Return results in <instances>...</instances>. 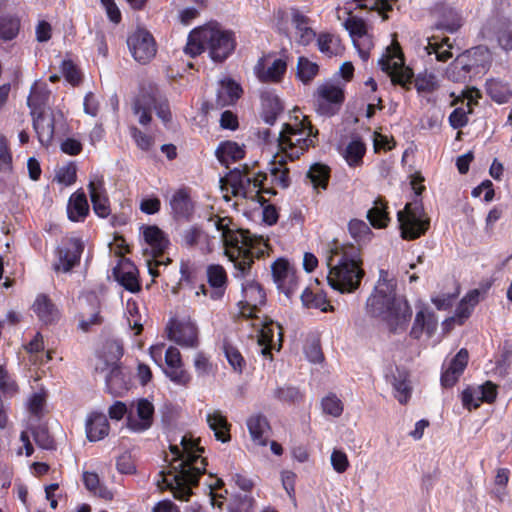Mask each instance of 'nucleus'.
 Here are the masks:
<instances>
[{
    "label": "nucleus",
    "mask_w": 512,
    "mask_h": 512,
    "mask_svg": "<svg viewBox=\"0 0 512 512\" xmlns=\"http://www.w3.org/2000/svg\"><path fill=\"white\" fill-rule=\"evenodd\" d=\"M209 221L214 222L218 231L222 233L226 255L233 262L236 277H245L249 274L255 259L264 256L267 244L262 237H257L244 229L231 228L230 217L211 216Z\"/></svg>",
    "instance_id": "obj_1"
},
{
    "label": "nucleus",
    "mask_w": 512,
    "mask_h": 512,
    "mask_svg": "<svg viewBox=\"0 0 512 512\" xmlns=\"http://www.w3.org/2000/svg\"><path fill=\"white\" fill-rule=\"evenodd\" d=\"M326 261L327 281L331 288L340 293H352L359 288L365 272L357 246L334 240L327 250Z\"/></svg>",
    "instance_id": "obj_2"
},
{
    "label": "nucleus",
    "mask_w": 512,
    "mask_h": 512,
    "mask_svg": "<svg viewBox=\"0 0 512 512\" xmlns=\"http://www.w3.org/2000/svg\"><path fill=\"white\" fill-rule=\"evenodd\" d=\"M200 440L187 435L181 439V447L184 459L179 465H172L174 478H163L167 488L173 493L174 498L188 501L192 495V487L197 486L200 477L206 473L207 459L202 456L204 448L199 445Z\"/></svg>",
    "instance_id": "obj_3"
},
{
    "label": "nucleus",
    "mask_w": 512,
    "mask_h": 512,
    "mask_svg": "<svg viewBox=\"0 0 512 512\" xmlns=\"http://www.w3.org/2000/svg\"><path fill=\"white\" fill-rule=\"evenodd\" d=\"M387 272L381 271L380 279L373 294L367 299V313L372 317L381 318L390 332L404 331L412 317V309L406 300L396 298L395 287L384 277Z\"/></svg>",
    "instance_id": "obj_4"
},
{
    "label": "nucleus",
    "mask_w": 512,
    "mask_h": 512,
    "mask_svg": "<svg viewBox=\"0 0 512 512\" xmlns=\"http://www.w3.org/2000/svg\"><path fill=\"white\" fill-rule=\"evenodd\" d=\"M318 129L315 128L307 116L301 120L295 117L294 123L283 124L277 138L278 149L283 159L288 157L290 161L299 159L311 147L318 143Z\"/></svg>",
    "instance_id": "obj_5"
},
{
    "label": "nucleus",
    "mask_w": 512,
    "mask_h": 512,
    "mask_svg": "<svg viewBox=\"0 0 512 512\" xmlns=\"http://www.w3.org/2000/svg\"><path fill=\"white\" fill-rule=\"evenodd\" d=\"M491 61V53L485 46L466 50L450 64V80L466 83L468 80L484 74Z\"/></svg>",
    "instance_id": "obj_6"
},
{
    "label": "nucleus",
    "mask_w": 512,
    "mask_h": 512,
    "mask_svg": "<svg viewBox=\"0 0 512 512\" xmlns=\"http://www.w3.org/2000/svg\"><path fill=\"white\" fill-rule=\"evenodd\" d=\"M266 179L267 176L263 172L252 175L249 167L245 164L242 169L235 168L231 170L222 181H225L231 187V192L235 197H243L263 205L266 202L262 196L263 193L275 194L270 189L263 187Z\"/></svg>",
    "instance_id": "obj_7"
},
{
    "label": "nucleus",
    "mask_w": 512,
    "mask_h": 512,
    "mask_svg": "<svg viewBox=\"0 0 512 512\" xmlns=\"http://www.w3.org/2000/svg\"><path fill=\"white\" fill-rule=\"evenodd\" d=\"M383 72L391 79L393 85H399L410 90L414 78L413 70L405 65L402 48L396 39H393L378 61Z\"/></svg>",
    "instance_id": "obj_8"
},
{
    "label": "nucleus",
    "mask_w": 512,
    "mask_h": 512,
    "mask_svg": "<svg viewBox=\"0 0 512 512\" xmlns=\"http://www.w3.org/2000/svg\"><path fill=\"white\" fill-rule=\"evenodd\" d=\"M401 237L405 240H414L425 234L430 221L426 217L420 199L407 203L402 211L397 213Z\"/></svg>",
    "instance_id": "obj_9"
},
{
    "label": "nucleus",
    "mask_w": 512,
    "mask_h": 512,
    "mask_svg": "<svg viewBox=\"0 0 512 512\" xmlns=\"http://www.w3.org/2000/svg\"><path fill=\"white\" fill-rule=\"evenodd\" d=\"M202 34L208 54L216 63L224 62L236 48V37L232 31L206 27L203 28Z\"/></svg>",
    "instance_id": "obj_10"
},
{
    "label": "nucleus",
    "mask_w": 512,
    "mask_h": 512,
    "mask_svg": "<svg viewBox=\"0 0 512 512\" xmlns=\"http://www.w3.org/2000/svg\"><path fill=\"white\" fill-rule=\"evenodd\" d=\"M251 325L258 329V344L262 346L261 354L269 360H273L272 350L279 351L282 348L283 329L280 324L267 316L251 319Z\"/></svg>",
    "instance_id": "obj_11"
},
{
    "label": "nucleus",
    "mask_w": 512,
    "mask_h": 512,
    "mask_svg": "<svg viewBox=\"0 0 512 512\" xmlns=\"http://www.w3.org/2000/svg\"><path fill=\"white\" fill-rule=\"evenodd\" d=\"M450 107H454L450 112V126L455 129L464 127L468 123V115L472 113L473 106L478 104L480 92L474 87L465 85L464 89L457 94L450 92Z\"/></svg>",
    "instance_id": "obj_12"
},
{
    "label": "nucleus",
    "mask_w": 512,
    "mask_h": 512,
    "mask_svg": "<svg viewBox=\"0 0 512 512\" xmlns=\"http://www.w3.org/2000/svg\"><path fill=\"white\" fill-rule=\"evenodd\" d=\"M242 296L238 317L245 320L258 317L260 308L266 304V292L261 284L254 280L242 283Z\"/></svg>",
    "instance_id": "obj_13"
},
{
    "label": "nucleus",
    "mask_w": 512,
    "mask_h": 512,
    "mask_svg": "<svg viewBox=\"0 0 512 512\" xmlns=\"http://www.w3.org/2000/svg\"><path fill=\"white\" fill-rule=\"evenodd\" d=\"M315 98L317 113L331 117L339 112L345 101V93L337 85L324 83L318 86Z\"/></svg>",
    "instance_id": "obj_14"
},
{
    "label": "nucleus",
    "mask_w": 512,
    "mask_h": 512,
    "mask_svg": "<svg viewBox=\"0 0 512 512\" xmlns=\"http://www.w3.org/2000/svg\"><path fill=\"white\" fill-rule=\"evenodd\" d=\"M84 251V243L80 238H67L56 249V261L53 269L56 272L68 273L80 264L81 256Z\"/></svg>",
    "instance_id": "obj_15"
},
{
    "label": "nucleus",
    "mask_w": 512,
    "mask_h": 512,
    "mask_svg": "<svg viewBox=\"0 0 512 512\" xmlns=\"http://www.w3.org/2000/svg\"><path fill=\"white\" fill-rule=\"evenodd\" d=\"M133 58L141 63L150 62L156 55L157 47L153 35L145 29H137L127 39Z\"/></svg>",
    "instance_id": "obj_16"
},
{
    "label": "nucleus",
    "mask_w": 512,
    "mask_h": 512,
    "mask_svg": "<svg viewBox=\"0 0 512 512\" xmlns=\"http://www.w3.org/2000/svg\"><path fill=\"white\" fill-rule=\"evenodd\" d=\"M170 215L177 222H190L195 214V201L191 196V188L176 189L169 200Z\"/></svg>",
    "instance_id": "obj_17"
},
{
    "label": "nucleus",
    "mask_w": 512,
    "mask_h": 512,
    "mask_svg": "<svg viewBox=\"0 0 512 512\" xmlns=\"http://www.w3.org/2000/svg\"><path fill=\"white\" fill-rule=\"evenodd\" d=\"M269 57L270 55L259 58L254 68L255 74L262 83H280L287 71V52L283 50L282 57L275 59L270 65L267 64Z\"/></svg>",
    "instance_id": "obj_18"
},
{
    "label": "nucleus",
    "mask_w": 512,
    "mask_h": 512,
    "mask_svg": "<svg viewBox=\"0 0 512 512\" xmlns=\"http://www.w3.org/2000/svg\"><path fill=\"white\" fill-rule=\"evenodd\" d=\"M165 368L164 374L174 384L178 386L187 387L191 380V374L184 368L181 353L178 348L170 346L166 349L164 354Z\"/></svg>",
    "instance_id": "obj_19"
},
{
    "label": "nucleus",
    "mask_w": 512,
    "mask_h": 512,
    "mask_svg": "<svg viewBox=\"0 0 512 512\" xmlns=\"http://www.w3.org/2000/svg\"><path fill=\"white\" fill-rule=\"evenodd\" d=\"M168 338L186 348H196L199 344L198 328L191 321L171 319L167 325Z\"/></svg>",
    "instance_id": "obj_20"
},
{
    "label": "nucleus",
    "mask_w": 512,
    "mask_h": 512,
    "mask_svg": "<svg viewBox=\"0 0 512 512\" xmlns=\"http://www.w3.org/2000/svg\"><path fill=\"white\" fill-rule=\"evenodd\" d=\"M344 26L349 32L361 59L364 61L368 60L373 42L367 33L365 21L362 18L351 16L346 19Z\"/></svg>",
    "instance_id": "obj_21"
},
{
    "label": "nucleus",
    "mask_w": 512,
    "mask_h": 512,
    "mask_svg": "<svg viewBox=\"0 0 512 512\" xmlns=\"http://www.w3.org/2000/svg\"><path fill=\"white\" fill-rule=\"evenodd\" d=\"M485 37H496L499 46L505 51L512 50V22L506 17H491L482 28Z\"/></svg>",
    "instance_id": "obj_22"
},
{
    "label": "nucleus",
    "mask_w": 512,
    "mask_h": 512,
    "mask_svg": "<svg viewBox=\"0 0 512 512\" xmlns=\"http://www.w3.org/2000/svg\"><path fill=\"white\" fill-rule=\"evenodd\" d=\"M31 309L39 321L45 325L55 324L61 318L60 309L45 293H40L36 296Z\"/></svg>",
    "instance_id": "obj_23"
},
{
    "label": "nucleus",
    "mask_w": 512,
    "mask_h": 512,
    "mask_svg": "<svg viewBox=\"0 0 512 512\" xmlns=\"http://www.w3.org/2000/svg\"><path fill=\"white\" fill-rule=\"evenodd\" d=\"M206 276L207 283L210 286V299L213 301L222 300L228 287L226 270L220 264H210L207 266Z\"/></svg>",
    "instance_id": "obj_24"
},
{
    "label": "nucleus",
    "mask_w": 512,
    "mask_h": 512,
    "mask_svg": "<svg viewBox=\"0 0 512 512\" xmlns=\"http://www.w3.org/2000/svg\"><path fill=\"white\" fill-rule=\"evenodd\" d=\"M137 417L131 414L127 416V427L133 432H143L149 429L153 424L154 406L145 398L137 402Z\"/></svg>",
    "instance_id": "obj_25"
},
{
    "label": "nucleus",
    "mask_w": 512,
    "mask_h": 512,
    "mask_svg": "<svg viewBox=\"0 0 512 512\" xmlns=\"http://www.w3.org/2000/svg\"><path fill=\"white\" fill-rule=\"evenodd\" d=\"M88 191L94 213L100 218H107L111 214V208L103 180L90 181Z\"/></svg>",
    "instance_id": "obj_26"
},
{
    "label": "nucleus",
    "mask_w": 512,
    "mask_h": 512,
    "mask_svg": "<svg viewBox=\"0 0 512 512\" xmlns=\"http://www.w3.org/2000/svg\"><path fill=\"white\" fill-rule=\"evenodd\" d=\"M291 24L295 28L296 41L298 44L306 46L310 44L315 36V31L310 27V19L303 14L297 7L290 8Z\"/></svg>",
    "instance_id": "obj_27"
},
{
    "label": "nucleus",
    "mask_w": 512,
    "mask_h": 512,
    "mask_svg": "<svg viewBox=\"0 0 512 512\" xmlns=\"http://www.w3.org/2000/svg\"><path fill=\"white\" fill-rule=\"evenodd\" d=\"M86 437L90 442H97L108 436L110 424L105 414L101 412H91L85 423Z\"/></svg>",
    "instance_id": "obj_28"
},
{
    "label": "nucleus",
    "mask_w": 512,
    "mask_h": 512,
    "mask_svg": "<svg viewBox=\"0 0 512 512\" xmlns=\"http://www.w3.org/2000/svg\"><path fill=\"white\" fill-rule=\"evenodd\" d=\"M33 118V128L36 132L38 141L44 147H48L54 138L55 116L53 114L39 113L31 115Z\"/></svg>",
    "instance_id": "obj_29"
},
{
    "label": "nucleus",
    "mask_w": 512,
    "mask_h": 512,
    "mask_svg": "<svg viewBox=\"0 0 512 512\" xmlns=\"http://www.w3.org/2000/svg\"><path fill=\"white\" fill-rule=\"evenodd\" d=\"M243 89L239 83L231 78H225L220 81L216 96V106L224 108L234 105L242 96Z\"/></svg>",
    "instance_id": "obj_30"
},
{
    "label": "nucleus",
    "mask_w": 512,
    "mask_h": 512,
    "mask_svg": "<svg viewBox=\"0 0 512 512\" xmlns=\"http://www.w3.org/2000/svg\"><path fill=\"white\" fill-rule=\"evenodd\" d=\"M89 213L87 196L82 189H78L68 199L67 217L71 222H84Z\"/></svg>",
    "instance_id": "obj_31"
},
{
    "label": "nucleus",
    "mask_w": 512,
    "mask_h": 512,
    "mask_svg": "<svg viewBox=\"0 0 512 512\" xmlns=\"http://www.w3.org/2000/svg\"><path fill=\"white\" fill-rule=\"evenodd\" d=\"M438 326V319L427 307H421L415 316V321L410 331V335L419 339L425 331L428 336H432Z\"/></svg>",
    "instance_id": "obj_32"
},
{
    "label": "nucleus",
    "mask_w": 512,
    "mask_h": 512,
    "mask_svg": "<svg viewBox=\"0 0 512 512\" xmlns=\"http://www.w3.org/2000/svg\"><path fill=\"white\" fill-rule=\"evenodd\" d=\"M114 274L119 284L127 291L137 293L141 290L138 269L132 262L125 261L118 268H115Z\"/></svg>",
    "instance_id": "obj_33"
},
{
    "label": "nucleus",
    "mask_w": 512,
    "mask_h": 512,
    "mask_svg": "<svg viewBox=\"0 0 512 512\" xmlns=\"http://www.w3.org/2000/svg\"><path fill=\"white\" fill-rule=\"evenodd\" d=\"M143 237L151 247L154 258H161L170 244L165 233L156 225L146 226L143 231Z\"/></svg>",
    "instance_id": "obj_34"
},
{
    "label": "nucleus",
    "mask_w": 512,
    "mask_h": 512,
    "mask_svg": "<svg viewBox=\"0 0 512 512\" xmlns=\"http://www.w3.org/2000/svg\"><path fill=\"white\" fill-rule=\"evenodd\" d=\"M206 422L209 428L214 432L216 440L226 443L230 441L231 424L227 417L220 410H214L206 415Z\"/></svg>",
    "instance_id": "obj_35"
},
{
    "label": "nucleus",
    "mask_w": 512,
    "mask_h": 512,
    "mask_svg": "<svg viewBox=\"0 0 512 512\" xmlns=\"http://www.w3.org/2000/svg\"><path fill=\"white\" fill-rule=\"evenodd\" d=\"M261 107V117L269 125H273L284 110L280 98L271 92H265L261 95Z\"/></svg>",
    "instance_id": "obj_36"
},
{
    "label": "nucleus",
    "mask_w": 512,
    "mask_h": 512,
    "mask_svg": "<svg viewBox=\"0 0 512 512\" xmlns=\"http://www.w3.org/2000/svg\"><path fill=\"white\" fill-rule=\"evenodd\" d=\"M50 90L45 83H34L30 89L27 104L31 115L45 113V108L50 99Z\"/></svg>",
    "instance_id": "obj_37"
},
{
    "label": "nucleus",
    "mask_w": 512,
    "mask_h": 512,
    "mask_svg": "<svg viewBox=\"0 0 512 512\" xmlns=\"http://www.w3.org/2000/svg\"><path fill=\"white\" fill-rule=\"evenodd\" d=\"M247 428L254 443L267 445V432L270 430L268 419L263 414H255L247 419Z\"/></svg>",
    "instance_id": "obj_38"
},
{
    "label": "nucleus",
    "mask_w": 512,
    "mask_h": 512,
    "mask_svg": "<svg viewBox=\"0 0 512 512\" xmlns=\"http://www.w3.org/2000/svg\"><path fill=\"white\" fill-rule=\"evenodd\" d=\"M367 219L375 229L386 228L390 222L388 202L382 196L375 199L374 205L367 212Z\"/></svg>",
    "instance_id": "obj_39"
},
{
    "label": "nucleus",
    "mask_w": 512,
    "mask_h": 512,
    "mask_svg": "<svg viewBox=\"0 0 512 512\" xmlns=\"http://www.w3.org/2000/svg\"><path fill=\"white\" fill-rule=\"evenodd\" d=\"M106 391L113 396H121L128 390V382L119 364L110 365L109 373L105 379Z\"/></svg>",
    "instance_id": "obj_40"
},
{
    "label": "nucleus",
    "mask_w": 512,
    "mask_h": 512,
    "mask_svg": "<svg viewBox=\"0 0 512 512\" xmlns=\"http://www.w3.org/2000/svg\"><path fill=\"white\" fill-rule=\"evenodd\" d=\"M479 291L474 289L468 292L459 302L455 313L453 316H450V325L452 323L463 324L466 319H468L479 302Z\"/></svg>",
    "instance_id": "obj_41"
},
{
    "label": "nucleus",
    "mask_w": 512,
    "mask_h": 512,
    "mask_svg": "<svg viewBox=\"0 0 512 512\" xmlns=\"http://www.w3.org/2000/svg\"><path fill=\"white\" fill-rule=\"evenodd\" d=\"M273 397L284 405L299 406L304 403L306 395L299 387L285 384L273 391Z\"/></svg>",
    "instance_id": "obj_42"
},
{
    "label": "nucleus",
    "mask_w": 512,
    "mask_h": 512,
    "mask_svg": "<svg viewBox=\"0 0 512 512\" xmlns=\"http://www.w3.org/2000/svg\"><path fill=\"white\" fill-rule=\"evenodd\" d=\"M143 100L145 104L151 106L152 110L156 111L157 116L163 123L167 124L171 121L172 114L168 100L160 95L157 88L151 87V91L147 93V96H144Z\"/></svg>",
    "instance_id": "obj_43"
},
{
    "label": "nucleus",
    "mask_w": 512,
    "mask_h": 512,
    "mask_svg": "<svg viewBox=\"0 0 512 512\" xmlns=\"http://www.w3.org/2000/svg\"><path fill=\"white\" fill-rule=\"evenodd\" d=\"M215 154L221 164L228 166L230 162H236L244 158L245 151L236 142L225 141L218 145Z\"/></svg>",
    "instance_id": "obj_44"
},
{
    "label": "nucleus",
    "mask_w": 512,
    "mask_h": 512,
    "mask_svg": "<svg viewBox=\"0 0 512 512\" xmlns=\"http://www.w3.org/2000/svg\"><path fill=\"white\" fill-rule=\"evenodd\" d=\"M303 306L308 309H319L322 312L333 311V306L327 299L326 293L322 290L314 292L310 288H306L301 294Z\"/></svg>",
    "instance_id": "obj_45"
},
{
    "label": "nucleus",
    "mask_w": 512,
    "mask_h": 512,
    "mask_svg": "<svg viewBox=\"0 0 512 512\" xmlns=\"http://www.w3.org/2000/svg\"><path fill=\"white\" fill-rule=\"evenodd\" d=\"M288 160V157L283 159V155L277 153L270 169L272 182L283 189L288 188L291 183L289 169L286 167Z\"/></svg>",
    "instance_id": "obj_46"
},
{
    "label": "nucleus",
    "mask_w": 512,
    "mask_h": 512,
    "mask_svg": "<svg viewBox=\"0 0 512 512\" xmlns=\"http://www.w3.org/2000/svg\"><path fill=\"white\" fill-rule=\"evenodd\" d=\"M306 176L314 189L326 190L331 176V169L328 165L317 162L310 166Z\"/></svg>",
    "instance_id": "obj_47"
},
{
    "label": "nucleus",
    "mask_w": 512,
    "mask_h": 512,
    "mask_svg": "<svg viewBox=\"0 0 512 512\" xmlns=\"http://www.w3.org/2000/svg\"><path fill=\"white\" fill-rule=\"evenodd\" d=\"M366 153V145L361 138L352 139L346 146L343 157L350 167H360Z\"/></svg>",
    "instance_id": "obj_48"
},
{
    "label": "nucleus",
    "mask_w": 512,
    "mask_h": 512,
    "mask_svg": "<svg viewBox=\"0 0 512 512\" xmlns=\"http://www.w3.org/2000/svg\"><path fill=\"white\" fill-rule=\"evenodd\" d=\"M317 46L328 57L341 55L344 50L340 38L330 33H321L317 38Z\"/></svg>",
    "instance_id": "obj_49"
},
{
    "label": "nucleus",
    "mask_w": 512,
    "mask_h": 512,
    "mask_svg": "<svg viewBox=\"0 0 512 512\" xmlns=\"http://www.w3.org/2000/svg\"><path fill=\"white\" fill-rule=\"evenodd\" d=\"M426 51L428 55H435L437 61L446 62L448 60V36L433 34L428 37Z\"/></svg>",
    "instance_id": "obj_50"
},
{
    "label": "nucleus",
    "mask_w": 512,
    "mask_h": 512,
    "mask_svg": "<svg viewBox=\"0 0 512 512\" xmlns=\"http://www.w3.org/2000/svg\"><path fill=\"white\" fill-rule=\"evenodd\" d=\"M487 94L498 104L507 103L512 97V91L508 84L497 79H490L486 82Z\"/></svg>",
    "instance_id": "obj_51"
},
{
    "label": "nucleus",
    "mask_w": 512,
    "mask_h": 512,
    "mask_svg": "<svg viewBox=\"0 0 512 512\" xmlns=\"http://www.w3.org/2000/svg\"><path fill=\"white\" fill-rule=\"evenodd\" d=\"M20 18L6 14L0 16V39L10 41L17 37L20 31Z\"/></svg>",
    "instance_id": "obj_52"
},
{
    "label": "nucleus",
    "mask_w": 512,
    "mask_h": 512,
    "mask_svg": "<svg viewBox=\"0 0 512 512\" xmlns=\"http://www.w3.org/2000/svg\"><path fill=\"white\" fill-rule=\"evenodd\" d=\"M469 362L467 349H460L450 360V387L453 386L464 373Z\"/></svg>",
    "instance_id": "obj_53"
},
{
    "label": "nucleus",
    "mask_w": 512,
    "mask_h": 512,
    "mask_svg": "<svg viewBox=\"0 0 512 512\" xmlns=\"http://www.w3.org/2000/svg\"><path fill=\"white\" fill-rule=\"evenodd\" d=\"M318 73L319 66L317 63L310 61L304 56L298 58L296 76L303 84L312 82Z\"/></svg>",
    "instance_id": "obj_54"
},
{
    "label": "nucleus",
    "mask_w": 512,
    "mask_h": 512,
    "mask_svg": "<svg viewBox=\"0 0 512 512\" xmlns=\"http://www.w3.org/2000/svg\"><path fill=\"white\" fill-rule=\"evenodd\" d=\"M83 482L85 487L95 495L104 499H112L113 494L103 484H101L99 476L95 472H84Z\"/></svg>",
    "instance_id": "obj_55"
},
{
    "label": "nucleus",
    "mask_w": 512,
    "mask_h": 512,
    "mask_svg": "<svg viewBox=\"0 0 512 512\" xmlns=\"http://www.w3.org/2000/svg\"><path fill=\"white\" fill-rule=\"evenodd\" d=\"M203 28L199 30L192 31L188 36L187 44L184 48V51L187 55L194 58L204 51L206 48V41L202 38L203 36Z\"/></svg>",
    "instance_id": "obj_56"
},
{
    "label": "nucleus",
    "mask_w": 512,
    "mask_h": 512,
    "mask_svg": "<svg viewBox=\"0 0 512 512\" xmlns=\"http://www.w3.org/2000/svg\"><path fill=\"white\" fill-rule=\"evenodd\" d=\"M13 172V156L7 137L0 134V173L10 175Z\"/></svg>",
    "instance_id": "obj_57"
},
{
    "label": "nucleus",
    "mask_w": 512,
    "mask_h": 512,
    "mask_svg": "<svg viewBox=\"0 0 512 512\" xmlns=\"http://www.w3.org/2000/svg\"><path fill=\"white\" fill-rule=\"evenodd\" d=\"M348 230L357 242H366L371 239L373 232L368 224L360 219H352L348 223Z\"/></svg>",
    "instance_id": "obj_58"
},
{
    "label": "nucleus",
    "mask_w": 512,
    "mask_h": 512,
    "mask_svg": "<svg viewBox=\"0 0 512 512\" xmlns=\"http://www.w3.org/2000/svg\"><path fill=\"white\" fill-rule=\"evenodd\" d=\"M223 351L231 367L241 373L246 366V361L237 347L228 341L223 342Z\"/></svg>",
    "instance_id": "obj_59"
},
{
    "label": "nucleus",
    "mask_w": 512,
    "mask_h": 512,
    "mask_svg": "<svg viewBox=\"0 0 512 512\" xmlns=\"http://www.w3.org/2000/svg\"><path fill=\"white\" fill-rule=\"evenodd\" d=\"M439 87V82L435 74L431 72L419 73L415 78V88L418 93H432Z\"/></svg>",
    "instance_id": "obj_60"
},
{
    "label": "nucleus",
    "mask_w": 512,
    "mask_h": 512,
    "mask_svg": "<svg viewBox=\"0 0 512 512\" xmlns=\"http://www.w3.org/2000/svg\"><path fill=\"white\" fill-rule=\"evenodd\" d=\"M206 237L207 235L200 226L193 225L183 231L181 241L187 248H194Z\"/></svg>",
    "instance_id": "obj_61"
},
{
    "label": "nucleus",
    "mask_w": 512,
    "mask_h": 512,
    "mask_svg": "<svg viewBox=\"0 0 512 512\" xmlns=\"http://www.w3.org/2000/svg\"><path fill=\"white\" fill-rule=\"evenodd\" d=\"M321 407L325 414L339 417L343 413V403L336 396V394L330 393L321 400Z\"/></svg>",
    "instance_id": "obj_62"
},
{
    "label": "nucleus",
    "mask_w": 512,
    "mask_h": 512,
    "mask_svg": "<svg viewBox=\"0 0 512 512\" xmlns=\"http://www.w3.org/2000/svg\"><path fill=\"white\" fill-rule=\"evenodd\" d=\"M19 391L16 381L9 375L8 371L0 365V393L5 397H13Z\"/></svg>",
    "instance_id": "obj_63"
},
{
    "label": "nucleus",
    "mask_w": 512,
    "mask_h": 512,
    "mask_svg": "<svg viewBox=\"0 0 512 512\" xmlns=\"http://www.w3.org/2000/svg\"><path fill=\"white\" fill-rule=\"evenodd\" d=\"M61 72L65 80L72 86H77L82 81L81 71L70 59L62 61Z\"/></svg>",
    "instance_id": "obj_64"
}]
</instances>
